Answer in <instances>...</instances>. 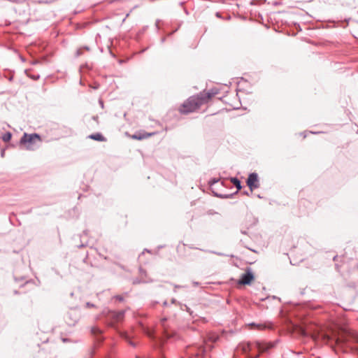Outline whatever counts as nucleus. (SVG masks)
Returning <instances> with one entry per match:
<instances>
[{"instance_id":"f257e3e1","label":"nucleus","mask_w":358,"mask_h":358,"mask_svg":"<svg viewBox=\"0 0 358 358\" xmlns=\"http://www.w3.org/2000/svg\"><path fill=\"white\" fill-rule=\"evenodd\" d=\"M215 94V93L209 91H203L199 94L192 96L179 106L178 111L184 115L195 112L202 105L208 103Z\"/></svg>"},{"instance_id":"f03ea898","label":"nucleus","mask_w":358,"mask_h":358,"mask_svg":"<svg viewBox=\"0 0 358 358\" xmlns=\"http://www.w3.org/2000/svg\"><path fill=\"white\" fill-rule=\"evenodd\" d=\"M41 142L40 136L37 134H28L24 133L20 139V144L27 150H34Z\"/></svg>"},{"instance_id":"7ed1b4c3","label":"nucleus","mask_w":358,"mask_h":358,"mask_svg":"<svg viewBox=\"0 0 358 358\" xmlns=\"http://www.w3.org/2000/svg\"><path fill=\"white\" fill-rule=\"evenodd\" d=\"M313 337L314 339H317L321 337L322 340L326 343H329L331 341H335L337 344L345 341V339L343 337L337 336L336 334L329 336L326 333H322L321 334H318L317 336H313Z\"/></svg>"},{"instance_id":"20e7f679","label":"nucleus","mask_w":358,"mask_h":358,"mask_svg":"<svg viewBox=\"0 0 358 358\" xmlns=\"http://www.w3.org/2000/svg\"><path fill=\"white\" fill-rule=\"evenodd\" d=\"M254 280L255 276L252 270L250 268H247L245 273H243L238 280V283L243 285H250Z\"/></svg>"},{"instance_id":"39448f33","label":"nucleus","mask_w":358,"mask_h":358,"mask_svg":"<svg viewBox=\"0 0 358 358\" xmlns=\"http://www.w3.org/2000/svg\"><path fill=\"white\" fill-rule=\"evenodd\" d=\"M247 185L251 191L259 187V179L256 173H252L249 175L247 180Z\"/></svg>"},{"instance_id":"423d86ee","label":"nucleus","mask_w":358,"mask_h":358,"mask_svg":"<svg viewBox=\"0 0 358 358\" xmlns=\"http://www.w3.org/2000/svg\"><path fill=\"white\" fill-rule=\"evenodd\" d=\"M255 346L260 352H263L271 348L273 345L271 343H261L257 341L255 343Z\"/></svg>"},{"instance_id":"0eeeda50","label":"nucleus","mask_w":358,"mask_h":358,"mask_svg":"<svg viewBox=\"0 0 358 358\" xmlns=\"http://www.w3.org/2000/svg\"><path fill=\"white\" fill-rule=\"evenodd\" d=\"M248 327L250 329H257L259 331H262L266 328H271V326L269 324H255V323H250L248 324Z\"/></svg>"},{"instance_id":"6e6552de","label":"nucleus","mask_w":358,"mask_h":358,"mask_svg":"<svg viewBox=\"0 0 358 358\" xmlns=\"http://www.w3.org/2000/svg\"><path fill=\"white\" fill-rule=\"evenodd\" d=\"M154 135V133H137L131 136V138L136 139V140H143L144 138H148L150 136H152Z\"/></svg>"},{"instance_id":"1a4fd4ad","label":"nucleus","mask_w":358,"mask_h":358,"mask_svg":"<svg viewBox=\"0 0 358 358\" xmlns=\"http://www.w3.org/2000/svg\"><path fill=\"white\" fill-rule=\"evenodd\" d=\"M89 138L97 141H105L106 138L100 133H96L94 134H91L89 136Z\"/></svg>"},{"instance_id":"9d476101","label":"nucleus","mask_w":358,"mask_h":358,"mask_svg":"<svg viewBox=\"0 0 358 358\" xmlns=\"http://www.w3.org/2000/svg\"><path fill=\"white\" fill-rule=\"evenodd\" d=\"M230 180H231V183L233 185H234L238 190H240L241 189L242 187H241V182H240V181H239V180L238 178H231L230 179Z\"/></svg>"},{"instance_id":"9b49d317","label":"nucleus","mask_w":358,"mask_h":358,"mask_svg":"<svg viewBox=\"0 0 358 358\" xmlns=\"http://www.w3.org/2000/svg\"><path fill=\"white\" fill-rule=\"evenodd\" d=\"M11 136H12L11 133L7 132L6 134H5L3 136L2 139H3V141L8 142V141H9L10 140Z\"/></svg>"},{"instance_id":"f8f14e48","label":"nucleus","mask_w":358,"mask_h":358,"mask_svg":"<svg viewBox=\"0 0 358 358\" xmlns=\"http://www.w3.org/2000/svg\"><path fill=\"white\" fill-rule=\"evenodd\" d=\"M66 322L71 325V324H74V323L76 322V320H71V316L70 315H67L66 317Z\"/></svg>"},{"instance_id":"ddd939ff","label":"nucleus","mask_w":358,"mask_h":358,"mask_svg":"<svg viewBox=\"0 0 358 358\" xmlns=\"http://www.w3.org/2000/svg\"><path fill=\"white\" fill-rule=\"evenodd\" d=\"M91 331L93 334H98L101 333V331L96 327H92Z\"/></svg>"},{"instance_id":"4468645a","label":"nucleus","mask_w":358,"mask_h":358,"mask_svg":"<svg viewBox=\"0 0 358 358\" xmlns=\"http://www.w3.org/2000/svg\"><path fill=\"white\" fill-rule=\"evenodd\" d=\"M122 315L123 314L122 313H119L117 316V320H120L122 317Z\"/></svg>"},{"instance_id":"2eb2a0df","label":"nucleus","mask_w":358,"mask_h":358,"mask_svg":"<svg viewBox=\"0 0 358 358\" xmlns=\"http://www.w3.org/2000/svg\"><path fill=\"white\" fill-rule=\"evenodd\" d=\"M117 299H118L120 301H121L122 299V298L121 296H117Z\"/></svg>"}]
</instances>
